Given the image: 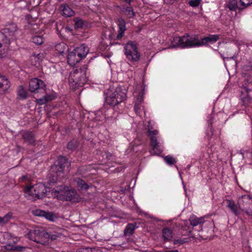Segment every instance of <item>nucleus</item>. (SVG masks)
Segmentation results:
<instances>
[{
    "mask_svg": "<svg viewBox=\"0 0 252 252\" xmlns=\"http://www.w3.org/2000/svg\"><path fill=\"white\" fill-rule=\"evenodd\" d=\"M219 39L217 34L209 35L199 40L196 35H186L183 36H177L173 38L172 44L174 46L180 47L182 48L199 47L206 45L208 43H214Z\"/></svg>",
    "mask_w": 252,
    "mask_h": 252,
    "instance_id": "nucleus-1",
    "label": "nucleus"
},
{
    "mask_svg": "<svg viewBox=\"0 0 252 252\" xmlns=\"http://www.w3.org/2000/svg\"><path fill=\"white\" fill-rule=\"evenodd\" d=\"M62 235V230L60 228H57L53 231L47 232L42 228L36 227L33 230H30L27 236L30 240L45 245L50 241L61 238Z\"/></svg>",
    "mask_w": 252,
    "mask_h": 252,
    "instance_id": "nucleus-2",
    "label": "nucleus"
},
{
    "mask_svg": "<svg viewBox=\"0 0 252 252\" xmlns=\"http://www.w3.org/2000/svg\"><path fill=\"white\" fill-rule=\"evenodd\" d=\"M126 92L125 87L117 85L111 86L104 93L105 103L111 106L118 105L126 99Z\"/></svg>",
    "mask_w": 252,
    "mask_h": 252,
    "instance_id": "nucleus-3",
    "label": "nucleus"
},
{
    "mask_svg": "<svg viewBox=\"0 0 252 252\" xmlns=\"http://www.w3.org/2000/svg\"><path fill=\"white\" fill-rule=\"evenodd\" d=\"M25 196L29 200H35L37 198H43L49 191V189L42 183L33 186L27 185L25 189Z\"/></svg>",
    "mask_w": 252,
    "mask_h": 252,
    "instance_id": "nucleus-4",
    "label": "nucleus"
},
{
    "mask_svg": "<svg viewBox=\"0 0 252 252\" xmlns=\"http://www.w3.org/2000/svg\"><path fill=\"white\" fill-rule=\"evenodd\" d=\"M125 54L127 59L131 62H137L140 59L141 54L138 48V44L135 41H129L125 45Z\"/></svg>",
    "mask_w": 252,
    "mask_h": 252,
    "instance_id": "nucleus-5",
    "label": "nucleus"
},
{
    "mask_svg": "<svg viewBox=\"0 0 252 252\" xmlns=\"http://www.w3.org/2000/svg\"><path fill=\"white\" fill-rule=\"evenodd\" d=\"M68 80L70 87L73 89L83 86L87 81L84 73L78 69H73L70 73Z\"/></svg>",
    "mask_w": 252,
    "mask_h": 252,
    "instance_id": "nucleus-6",
    "label": "nucleus"
},
{
    "mask_svg": "<svg viewBox=\"0 0 252 252\" xmlns=\"http://www.w3.org/2000/svg\"><path fill=\"white\" fill-rule=\"evenodd\" d=\"M149 135L151 139V145L153 152L156 154H160L163 149V140L158 136V131L157 130H148Z\"/></svg>",
    "mask_w": 252,
    "mask_h": 252,
    "instance_id": "nucleus-7",
    "label": "nucleus"
},
{
    "mask_svg": "<svg viewBox=\"0 0 252 252\" xmlns=\"http://www.w3.org/2000/svg\"><path fill=\"white\" fill-rule=\"evenodd\" d=\"M239 207L249 215H252V198L249 195H244L239 198Z\"/></svg>",
    "mask_w": 252,
    "mask_h": 252,
    "instance_id": "nucleus-8",
    "label": "nucleus"
},
{
    "mask_svg": "<svg viewBox=\"0 0 252 252\" xmlns=\"http://www.w3.org/2000/svg\"><path fill=\"white\" fill-rule=\"evenodd\" d=\"M240 97L243 105L246 107L249 106L252 103V84L250 83L241 88Z\"/></svg>",
    "mask_w": 252,
    "mask_h": 252,
    "instance_id": "nucleus-9",
    "label": "nucleus"
},
{
    "mask_svg": "<svg viewBox=\"0 0 252 252\" xmlns=\"http://www.w3.org/2000/svg\"><path fill=\"white\" fill-rule=\"evenodd\" d=\"M58 164L53 166L52 169L53 171L56 170L57 176H63V171L66 167L67 168L70 165V163L67 159L64 157H60L58 159Z\"/></svg>",
    "mask_w": 252,
    "mask_h": 252,
    "instance_id": "nucleus-10",
    "label": "nucleus"
},
{
    "mask_svg": "<svg viewBox=\"0 0 252 252\" xmlns=\"http://www.w3.org/2000/svg\"><path fill=\"white\" fill-rule=\"evenodd\" d=\"M10 39L2 32H0V58L5 57L9 49Z\"/></svg>",
    "mask_w": 252,
    "mask_h": 252,
    "instance_id": "nucleus-11",
    "label": "nucleus"
},
{
    "mask_svg": "<svg viewBox=\"0 0 252 252\" xmlns=\"http://www.w3.org/2000/svg\"><path fill=\"white\" fill-rule=\"evenodd\" d=\"M134 95L136 97L134 107V111L137 115H140L143 109L142 102L143 100L144 89L142 88V86H140V91L139 93L136 91H135Z\"/></svg>",
    "mask_w": 252,
    "mask_h": 252,
    "instance_id": "nucleus-12",
    "label": "nucleus"
},
{
    "mask_svg": "<svg viewBox=\"0 0 252 252\" xmlns=\"http://www.w3.org/2000/svg\"><path fill=\"white\" fill-rule=\"evenodd\" d=\"M17 26L12 24L5 28L3 30V33L11 40L15 39L17 34Z\"/></svg>",
    "mask_w": 252,
    "mask_h": 252,
    "instance_id": "nucleus-13",
    "label": "nucleus"
},
{
    "mask_svg": "<svg viewBox=\"0 0 252 252\" xmlns=\"http://www.w3.org/2000/svg\"><path fill=\"white\" fill-rule=\"evenodd\" d=\"M45 86L44 82L37 78L32 79L29 82V90L32 92H34L37 89L43 88Z\"/></svg>",
    "mask_w": 252,
    "mask_h": 252,
    "instance_id": "nucleus-14",
    "label": "nucleus"
},
{
    "mask_svg": "<svg viewBox=\"0 0 252 252\" xmlns=\"http://www.w3.org/2000/svg\"><path fill=\"white\" fill-rule=\"evenodd\" d=\"M65 187L63 186H58L52 190V194L54 197L60 200H64Z\"/></svg>",
    "mask_w": 252,
    "mask_h": 252,
    "instance_id": "nucleus-15",
    "label": "nucleus"
},
{
    "mask_svg": "<svg viewBox=\"0 0 252 252\" xmlns=\"http://www.w3.org/2000/svg\"><path fill=\"white\" fill-rule=\"evenodd\" d=\"M126 21L122 18L120 17L118 19L117 25L118 26V33L117 35V39H121L125 34L126 30Z\"/></svg>",
    "mask_w": 252,
    "mask_h": 252,
    "instance_id": "nucleus-16",
    "label": "nucleus"
},
{
    "mask_svg": "<svg viewBox=\"0 0 252 252\" xmlns=\"http://www.w3.org/2000/svg\"><path fill=\"white\" fill-rule=\"evenodd\" d=\"M10 84L6 77L0 74V94H4L10 88Z\"/></svg>",
    "mask_w": 252,
    "mask_h": 252,
    "instance_id": "nucleus-17",
    "label": "nucleus"
},
{
    "mask_svg": "<svg viewBox=\"0 0 252 252\" xmlns=\"http://www.w3.org/2000/svg\"><path fill=\"white\" fill-rule=\"evenodd\" d=\"M81 60L85 58L89 53V49L88 47L86 46L85 44H81L79 46L73 49Z\"/></svg>",
    "mask_w": 252,
    "mask_h": 252,
    "instance_id": "nucleus-18",
    "label": "nucleus"
},
{
    "mask_svg": "<svg viewBox=\"0 0 252 252\" xmlns=\"http://www.w3.org/2000/svg\"><path fill=\"white\" fill-rule=\"evenodd\" d=\"M81 60V58L76 54L74 50L69 53L67 56V62L70 65L73 66Z\"/></svg>",
    "mask_w": 252,
    "mask_h": 252,
    "instance_id": "nucleus-19",
    "label": "nucleus"
},
{
    "mask_svg": "<svg viewBox=\"0 0 252 252\" xmlns=\"http://www.w3.org/2000/svg\"><path fill=\"white\" fill-rule=\"evenodd\" d=\"M56 97V94H47L41 98L36 100L37 103L39 105H43L47 102L54 99Z\"/></svg>",
    "mask_w": 252,
    "mask_h": 252,
    "instance_id": "nucleus-20",
    "label": "nucleus"
},
{
    "mask_svg": "<svg viewBox=\"0 0 252 252\" xmlns=\"http://www.w3.org/2000/svg\"><path fill=\"white\" fill-rule=\"evenodd\" d=\"M121 12L124 14L127 18H132L134 15L133 9L130 6H123L121 8Z\"/></svg>",
    "mask_w": 252,
    "mask_h": 252,
    "instance_id": "nucleus-21",
    "label": "nucleus"
},
{
    "mask_svg": "<svg viewBox=\"0 0 252 252\" xmlns=\"http://www.w3.org/2000/svg\"><path fill=\"white\" fill-rule=\"evenodd\" d=\"M55 50L59 54L63 55L68 51V47L65 43L61 42L56 45Z\"/></svg>",
    "mask_w": 252,
    "mask_h": 252,
    "instance_id": "nucleus-22",
    "label": "nucleus"
},
{
    "mask_svg": "<svg viewBox=\"0 0 252 252\" xmlns=\"http://www.w3.org/2000/svg\"><path fill=\"white\" fill-rule=\"evenodd\" d=\"M61 10L63 15L66 17H71L75 14L74 11L67 4L62 5L61 6Z\"/></svg>",
    "mask_w": 252,
    "mask_h": 252,
    "instance_id": "nucleus-23",
    "label": "nucleus"
},
{
    "mask_svg": "<svg viewBox=\"0 0 252 252\" xmlns=\"http://www.w3.org/2000/svg\"><path fill=\"white\" fill-rule=\"evenodd\" d=\"M227 207L235 215L238 216L240 213L238 210L237 207L234 201L232 200H226Z\"/></svg>",
    "mask_w": 252,
    "mask_h": 252,
    "instance_id": "nucleus-24",
    "label": "nucleus"
},
{
    "mask_svg": "<svg viewBox=\"0 0 252 252\" xmlns=\"http://www.w3.org/2000/svg\"><path fill=\"white\" fill-rule=\"evenodd\" d=\"M172 230L169 228H164L162 231V238L164 241H168L172 238Z\"/></svg>",
    "mask_w": 252,
    "mask_h": 252,
    "instance_id": "nucleus-25",
    "label": "nucleus"
},
{
    "mask_svg": "<svg viewBox=\"0 0 252 252\" xmlns=\"http://www.w3.org/2000/svg\"><path fill=\"white\" fill-rule=\"evenodd\" d=\"M76 191L75 189H69L68 187H65L64 200H71L75 196Z\"/></svg>",
    "mask_w": 252,
    "mask_h": 252,
    "instance_id": "nucleus-26",
    "label": "nucleus"
},
{
    "mask_svg": "<svg viewBox=\"0 0 252 252\" xmlns=\"http://www.w3.org/2000/svg\"><path fill=\"white\" fill-rule=\"evenodd\" d=\"M191 225L195 226L200 224H202L204 222V219L203 218H197L194 215L190 217L189 219Z\"/></svg>",
    "mask_w": 252,
    "mask_h": 252,
    "instance_id": "nucleus-27",
    "label": "nucleus"
},
{
    "mask_svg": "<svg viewBox=\"0 0 252 252\" xmlns=\"http://www.w3.org/2000/svg\"><path fill=\"white\" fill-rule=\"evenodd\" d=\"M23 138L25 141L30 144H32L34 142L33 135L31 132H26L23 134Z\"/></svg>",
    "mask_w": 252,
    "mask_h": 252,
    "instance_id": "nucleus-28",
    "label": "nucleus"
},
{
    "mask_svg": "<svg viewBox=\"0 0 252 252\" xmlns=\"http://www.w3.org/2000/svg\"><path fill=\"white\" fill-rule=\"evenodd\" d=\"M18 97L22 99H26L27 97L28 94L27 91L23 86L19 87L17 90Z\"/></svg>",
    "mask_w": 252,
    "mask_h": 252,
    "instance_id": "nucleus-29",
    "label": "nucleus"
},
{
    "mask_svg": "<svg viewBox=\"0 0 252 252\" xmlns=\"http://www.w3.org/2000/svg\"><path fill=\"white\" fill-rule=\"evenodd\" d=\"M75 182L77 186L81 189L87 190L89 188V186L80 178L76 179Z\"/></svg>",
    "mask_w": 252,
    "mask_h": 252,
    "instance_id": "nucleus-30",
    "label": "nucleus"
},
{
    "mask_svg": "<svg viewBox=\"0 0 252 252\" xmlns=\"http://www.w3.org/2000/svg\"><path fill=\"white\" fill-rule=\"evenodd\" d=\"M136 227L132 223L128 224L124 231L125 235H131Z\"/></svg>",
    "mask_w": 252,
    "mask_h": 252,
    "instance_id": "nucleus-31",
    "label": "nucleus"
},
{
    "mask_svg": "<svg viewBox=\"0 0 252 252\" xmlns=\"http://www.w3.org/2000/svg\"><path fill=\"white\" fill-rule=\"evenodd\" d=\"M12 218V213L9 212L3 217H0V224L3 225L7 223Z\"/></svg>",
    "mask_w": 252,
    "mask_h": 252,
    "instance_id": "nucleus-32",
    "label": "nucleus"
},
{
    "mask_svg": "<svg viewBox=\"0 0 252 252\" xmlns=\"http://www.w3.org/2000/svg\"><path fill=\"white\" fill-rule=\"evenodd\" d=\"M32 41L36 45H41L43 43L44 37L42 35H35L32 37Z\"/></svg>",
    "mask_w": 252,
    "mask_h": 252,
    "instance_id": "nucleus-33",
    "label": "nucleus"
},
{
    "mask_svg": "<svg viewBox=\"0 0 252 252\" xmlns=\"http://www.w3.org/2000/svg\"><path fill=\"white\" fill-rule=\"evenodd\" d=\"M5 248L7 250H11L16 251H23L25 249V248L23 247L17 246L10 244L6 245Z\"/></svg>",
    "mask_w": 252,
    "mask_h": 252,
    "instance_id": "nucleus-34",
    "label": "nucleus"
},
{
    "mask_svg": "<svg viewBox=\"0 0 252 252\" xmlns=\"http://www.w3.org/2000/svg\"><path fill=\"white\" fill-rule=\"evenodd\" d=\"M227 6L230 10H235L237 7L236 0H230L227 4Z\"/></svg>",
    "mask_w": 252,
    "mask_h": 252,
    "instance_id": "nucleus-35",
    "label": "nucleus"
},
{
    "mask_svg": "<svg viewBox=\"0 0 252 252\" xmlns=\"http://www.w3.org/2000/svg\"><path fill=\"white\" fill-rule=\"evenodd\" d=\"M164 160L167 164L170 165H171L176 162V159L170 156L165 157L164 158Z\"/></svg>",
    "mask_w": 252,
    "mask_h": 252,
    "instance_id": "nucleus-36",
    "label": "nucleus"
},
{
    "mask_svg": "<svg viewBox=\"0 0 252 252\" xmlns=\"http://www.w3.org/2000/svg\"><path fill=\"white\" fill-rule=\"evenodd\" d=\"M44 217L51 221H54L56 219L55 215L50 212H45V214H44Z\"/></svg>",
    "mask_w": 252,
    "mask_h": 252,
    "instance_id": "nucleus-37",
    "label": "nucleus"
},
{
    "mask_svg": "<svg viewBox=\"0 0 252 252\" xmlns=\"http://www.w3.org/2000/svg\"><path fill=\"white\" fill-rule=\"evenodd\" d=\"M201 1V0H190L189 1V4L191 7H197L199 5Z\"/></svg>",
    "mask_w": 252,
    "mask_h": 252,
    "instance_id": "nucleus-38",
    "label": "nucleus"
},
{
    "mask_svg": "<svg viewBox=\"0 0 252 252\" xmlns=\"http://www.w3.org/2000/svg\"><path fill=\"white\" fill-rule=\"evenodd\" d=\"M187 241V239L183 238V239H175L173 242V244L174 245H178L180 246L183 244H184Z\"/></svg>",
    "mask_w": 252,
    "mask_h": 252,
    "instance_id": "nucleus-39",
    "label": "nucleus"
},
{
    "mask_svg": "<svg viewBox=\"0 0 252 252\" xmlns=\"http://www.w3.org/2000/svg\"><path fill=\"white\" fill-rule=\"evenodd\" d=\"M75 21V26L76 28H79L82 27L83 25V21L79 18H75L74 19Z\"/></svg>",
    "mask_w": 252,
    "mask_h": 252,
    "instance_id": "nucleus-40",
    "label": "nucleus"
},
{
    "mask_svg": "<svg viewBox=\"0 0 252 252\" xmlns=\"http://www.w3.org/2000/svg\"><path fill=\"white\" fill-rule=\"evenodd\" d=\"M33 214L35 216L44 217V214H45V211L37 209L34 211Z\"/></svg>",
    "mask_w": 252,
    "mask_h": 252,
    "instance_id": "nucleus-41",
    "label": "nucleus"
},
{
    "mask_svg": "<svg viewBox=\"0 0 252 252\" xmlns=\"http://www.w3.org/2000/svg\"><path fill=\"white\" fill-rule=\"evenodd\" d=\"M40 57V54H38L37 55H33L31 57V60H35V63H33L34 65H36L39 63V58Z\"/></svg>",
    "mask_w": 252,
    "mask_h": 252,
    "instance_id": "nucleus-42",
    "label": "nucleus"
},
{
    "mask_svg": "<svg viewBox=\"0 0 252 252\" xmlns=\"http://www.w3.org/2000/svg\"><path fill=\"white\" fill-rule=\"evenodd\" d=\"M241 5L244 7L252 3V0H240Z\"/></svg>",
    "mask_w": 252,
    "mask_h": 252,
    "instance_id": "nucleus-43",
    "label": "nucleus"
},
{
    "mask_svg": "<svg viewBox=\"0 0 252 252\" xmlns=\"http://www.w3.org/2000/svg\"><path fill=\"white\" fill-rule=\"evenodd\" d=\"M77 144L76 142L74 141H70L67 145V148L69 149L72 150L75 149L77 147Z\"/></svg>",
    "mask_w": 252,
    "mask_h": 252,
    "instance_id": "nucleus-44",
    "label": "nucleus"
},
{
    "mask_svg": "<svg viewBox=\"0 0 252 252\" xmlns=\"http://www.w3.org/2000/svg\"><path fill=\"white\" fill-rule=\"evenodd\" d=\"M76 252H91L90 248H81L77 250Z\"/></svg>",
    "mask_w": 252,
    "mask_h": 252,
    "instance_id": "nucleus-45",
    "label": "nucleus"
},
{
    "mask_svg": "<svg viewBox=\"0 0 252 252\" xmlns=\"http://www.w3.org/2000/svg\"><path fill=\"white\" fill-rule=\"evenodd\" d=\"M91 252H102L101 250L97 248H91Z\"/></svg>",
    "mask_w": 252,
    "mask_h": 252,
    "instance_id": "nucleus-46",
    "label": "nucleus"
},
{
    "mask_svg": "<svg viewBox=\"0 0 252 252\" xmlns=\"http://www.w3.org/2000/svg\"><path fill=\"white\" fill-rule=\"evenodd\" d=\"M164 1L167 3H173L174 0H164Z\"/></svg>",
    "mask_w": 252,
    "mask_h": 252,
    "instance_id": "nucleus-47",
    "label": "nucleus"
},
{
    "mask_svg": "<svg viewBox=\"0 0 252 252\" xmlns=\"http://www.w3.org/2000/svg\"><path fill=\"white\" fill-rule=\"evenodd\" d=\"M162 252H179V251L177 250H170V251L165 250V251H163Z\"/></svg>",
    "mask_w": 252,
    "mask_h": 252,
    "instance_id": "nucleus-48",
    "label": "nucleus"
},
{
    "mask_svg": "<svg viewBox=\"0 0 252 252\" xmlns=\"http://www.w3.org/2000/svg\"><path fill=\"white\" fill-rule=\"evenodd\" d=\"M125 2L128 3L129 5L130 4L132 0H123Z\"/></svg>",
    "mask_w": 252,
    "mask_h": 252,
    "instance_id": "nucleus-49",
    "label": "nucleus"
},
{
    "mask_svg": "<svg viewBox=\"0 0 252 252\" xmlns=\"http://www.w3.org/2000/svg\"><path fill=\"white\" fill-rule=\"evenodd\" d=\"M27 176L26 175H24V176H23L22 177H21V180L22 181H25L26 179H27Z\"/></svg>",
    "mask_w": 252,
    "mask_h": 252,
    "instance_id": "nucleus-50",
    "label": "nucleus"
},
{
    "mask_svg": "<svg viewBox=\"0 0 252 252\" xmlns=\"http://www.w3.org/2000/svg\"><path fill=\"white\" fill-rule=\"evenodd\" d=\"M3 236L4 237H7L8 236V233H5L3 234Z\"/></svg>",
    "mask_w": 252,
    "mask_h": 252,
    "instance_id": "nucleus-51",
    "label": "nucleus"
},
{
    "mask_svg": "<svg viewBox=\"0 0 252 252\" xmlns=\"http://www.w3.org/2000/svg\"><path fill=\"white\" fill-rule=\"evenodd\" d=\"M232 58H223V60H224V61L225 60H228V59H232Z\"/></svg>",
    "mask_w": 252,
    "mask_h": 252,
    "instance_id": "nucleus-52",
    "label": "nucleus"
},
{
    "mask_svg": "<svg viewBox=\"0 0 252 252\" xmlns=\"http://www.w3.org/2000/svg\"><path fill=\"white\" fill-rule=\"evenodd\" d=\"M241 154H242V155L243 158H244V153H243V152H241Z\"/></svg>",
    "mask_w": 252,
    "mask_h": 252,
    "instance_id": "nucleus-53",
    "label": "nucleus"
},
{
    "mask_svg": "<svg viewBox=\"0 0 252 252\" xmlns=\"http://www.w3.org/2000/svg\"><path fill=\"white\" fill-rule=\"evenodd\" d=\"M208 123L210 124H212V122L211 121V120L208 121Z\"/></svg>",
    "mask_w": 252,
    "mask_h": 252,
    "instance_id": "nucleus-54",
    "label": "nucleus"
}]
</instances>
